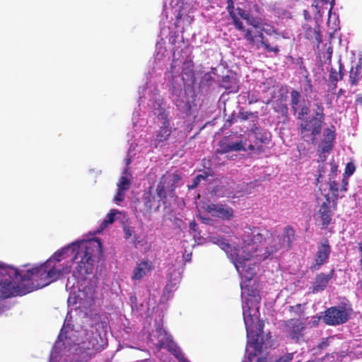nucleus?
Instances as JSON below:
<instances>
[{
  "mask_svg": "<svg viewBox=\"0 0 362 362\" xmlns=\"http://www.w3.org/2000/svg\"><path fill=\"white\" fill-rule=\"evenodd\" d=\"M262 30L267 35H271L272 34V33L274 32V28H262Z\"/></svg>",
  "mask_w": 362,
  "mask_h": 362,
  "instance_id": "obj_40",
  "label": "nucleus"
},
{
  "mask_svg": "<svg viewBox=\"0 0 362 362\" xmlns=\"http://www.w3.org/2000/svg\"><path fill=\"white\" fill-rule=\"evenodd\" d=\"M316 219L320 221L323 226H327L331 221L332 214L329 204L324 202L316 214Z\"/></svg>",
  "mask_w": 362,
  "mask_h": 362,
  "instance_id": "obj_14",
  "label": "nucleus"
},
{
  "mask_svg": "<svg viewBox=\"0 0 362 362\" xmlns=\"http://www.w3.org/2000/svg\"><path fill=\"white\" fill-rule=\"evenodd\" d=\"M132 180V175L126 168L117 182V192L115 196L114 201L117 204L124 199L126 192L129 189Z\"/></svg>",
  "mask_w": 362,
  "mask_h": 362,
  "instance_id": "obj_10",
  "label": "nucleus"
},
{
  "mask_svg": "<svg viewBox=\"0 0 362 362\" xmlns=\"http://www.w3.org/2000/svg\"><path fill=\"white\" fill-rule=\"evenodd\" d=\"M142 362H151V361H142Z\"/></svg>",
  "mask_w": 362,
  "mask_h": 362,
  "instance_id": "obj_48",
  "label": "nucleus"
},
{
  "mask_svg": "<svg viewBox=\"0 0 362 362\" xmlns=\"http://www.w3.org/2000/svg\"><path fill=\"white\" fill-rule=\"evenodd\" d=\"M355 170V167L352 163H348L346 166L345 174L347 176L351 175Z\"/></svg>",
  "mask_w": 362,
  "mask_h": 362,
  "instance_id": "obj_35",
  "label": "nucleus"
},
{
  "mask_svg": "<svg viewBox=\"0 0 362 362\" xmlns=\"http://www.w3.org/2000/svg\"><path fill=\"white\" fill-rule=\"evenodd\" d=\"M227 10L229 13L230 16L233 19V23L235 28L239 30H244V26L243 23L238 19V16L234 9V5L233 0H227Z\"/></svg>",
  "mask_w": 362,
  "mask_h": 362,
  "instance_id": "obj_20",
  "label": "nucleus"
},
{
  "mask_svg": "<svg viewBox=\"0 0 362 362\" xmlns=\"http://www.w3.org/2000/svg\"><path fill=\"white\" fill-rule=\"evenodd\" d=\"M259 38H260V44L268 52L277 53L279 52V48L276 46H272L267 40H266L263 36L262 33H259Z\"/></svg>",
  "mask_w": 362,
  "mask_h": 362,
  "instance_id": "obj_25",
  "label": "nucleus"
},
{
  "mask_svg": "<svg viewBox=\"0 0 362 362\" xmlns=\"http://www.w3.org/2000/svg\"><path fill=\"white\" fill-rule=\"evenodd\" d=\"M190 226L191 228H192L194 229V227L195 226V223H190Z\"/></svg>",
  "mask_w": 362,
  "mask_h": 362,
  "instance_id": "obj_44",
  "label": "nucleus"
},
{
  "mask_svg": "<svg viewBox=\"0 0 362 362\" xmlns=\"http://www.w3.org/2000/svg\"><path fill=\"white\" fill-rule=\"evenodd\" d=\"M176 105H177V106H180V103H179V102H178V100H176Z\"/></svg>",
  "mask_w": 362,
  "mask_h": 362,
  "instance_id": "obj_45",
  "label": "nucleus"
},
{
  "mask_svg": "<svg viewBox=\"0 0 362 362\" xmlns=\"http://www.w3.org/2000/svg\"><path fill=\"white\" fill-rule=\"evenodd\" d=\"M261 349L258 351H255V349H252L250 351H247L248 356L243 362H267L266 358H261L258 356V354L260 352Z\"/></svg>",
  "mask_w": 362,
  "mask_h": 362,
  "instance_id": "obj_22",
  "label": "nucleus"
},
{
  "mask_svg": "<svg viewBox=\"0 0 362 362\" xmlns=\"http://www.w3.org/2000/svg\"><path fill=\"white\" fill-rule=\"evenodd\" d=\"M309 112V107L307 106H304L302 107L300 111L298 112V119H301L302 122L304 120V117L306 116Z\"/></svg>",
  "mask_w": 362,
  "mask_h": 362,
  "instance_id": "obj_34",
  "label": "nucleus"
},
{
  "mask_svg": "<svg viewBox=\"0 0 362 362\" xmlns=\"http://www.w3.org/2000/svg\"><path fill=\"white\" fill-rule=\"evenodd\" d=\"M132 242H133L134 245H135V247H137L138 245L142 244V240L140 239V237L136 235H135L132 238Z\"/></svg>",
  "mask_w": 362,
  "mask_h": 362,
  "instance_id": "obj_38",
  "label": "nucleus"
},
{
  "mask_svg": "<svg viewBox=\"0 0 362 362\" xmlns=\"http://www.w3.org/2000/svg\"><path fill=\"white\" fill-rule=\"evenodd\" d=\"M269 233L259 228H245L242 239L235 246H231L224 238L211 237V242L225 251L240 276L243 298V315L247 331V346L258 351L267 342L262 336L264 324L259 320L260 296L255 276L257 264L271 254L287 248L294 233L291 228H285L279 235L265 238Z\"/></svg>",
  "mask_w": 362,
  "mask_h": 362,
  "instance_id": "obj_1",
  "label": "nucleus"
},
{
  "mask_svg": "<svg viewBox=\"0 0 362 362\" xmlns=\"http://www.w3.org/2000/svg\"><path fill=\"white\" fill-rule=\"evenodd\" d=\"M245 37L247 40L250 41L252 43H257L259 37V34L257 35H254L250 30H246L245 34Z\"/></svg>",
  "mask_w": 362,
  "mask_h": 362,
  "instance_id": "obj_29",
  "label": "nucleus"
},
{
  "mask_svg": "<svg viewBox=\"0 0 362 362\" xmlns=\"http://www.w3.org/2000/svg\"><path fill=\"white\" fill-rule=\"evenodd\" d=\"M141 116L140 112L138 110H135L133 113L132 122L134 127H142L144 126L146 123V120L142 118L139 119V117Z\"/></svg>",
  "mask_w": 362,
  "mask_h": 362,
  "instance_id": "obj_26",
  "label": "nucleus"
},
{
  "mask_svg": "<svg viewBox=\"0 0 362 362\" xmlns=\"http://www.w3.org/2000/svg\"><path fill=\"white\" fill-rule=\"evenodd\" d=\"M176 285V283H175L173 284V286H172L171 284H168L166 288H165V291L168 292V298H170V292H168V291H171L174 288L175 286Z\"/></svg>",
  "mask_w": 362,
  "mask_h": 362,
  "instance_id": "obj_39",
  "label": "nucleus"
},
{
  "mask_svg": "<svg viewBox=\"0 0 362 362\" xmlns=\"http://www.w3.org/2000/svg\"><path fill=\"white\" fill-rule=\"evenodd\" d=\"M356 102L358 104L362 105V94H358L356 95Z\"/></svg>",
  "mask_w": 362,
  "mask_h": 362,
  "instance_id": "obj_41",
  "label": "nucleus"
},
{
  "mask_svg": "<svg viewBox=\"0 0 362 362\" xmlns=\"http://www.w3.org/2000/svg\"><path fill=\"white\" fill-rule=\"evenodd\" d=\"M156 52V59L158 61L161 60L162 57L165 56V53L166 52L160 44H157Z\"/></svg>",
  "mask_w": 362,
  "mask_h": 362,
  "instance_id": "obj_30",
  "label": "nucleus"
},
{
  "mask_svg": "<svg viewBox=\"0 0 362 362\" xmlns=\"http://www.w3.org/2000/svg\"><path fill=\"white\" fill-rule=\"evenodd\" d=\"M293 354H288L285 356L281 357L279 358V360L277 361V362H289L293 358Z\"/></svg>",
  "mask_w": 362,
  "mask_h": 362,
  "instance_id": "obj_36",
  "label": "nucleus"
},
{
  "mask_svg": "<svg viewBox=\"0 0 362 362\" xmlns=\"http://www.w3.org/2000/svg\"><path fill=\"white\" fill-rule=\"evenodd\" d=\"M318 119H321L322 122L323 121V108L322 106H317L316 110V117Z\"/></svg>",
  "mask_w": 362,
  "mask_h": 362,
  "instance_id": "obj_37",
  "label": "nucleus"
},
{
  "mask_svg": "<svg viewBox=\"0 0 362 362\" xmlns=\"http://www.w3.org/2000/svg\"><path fill=\"white\" fill-rule=\"evenodd\" d=\"M324 6H325V8L328 10L329 18H330L331 11L333 8V1L329 4V0H317L315 7L320 15H321L322 13H324L323 8H321V7H323Z\"/></svg>",
  "mask_w": 362,
  "mask_h": 362,
  "instance_id": "obj_23",
  "label": "nucleus"
},
{
  "mask_svg": "<svg viewBox=\"0 0 362 362\" xmlns=\"http://www.w3.org/2000/svg\"><path fill=\"white\" fill-rule=\"evenodd\" d=\"M151 270V263L148 260H142L136 264L134 269L132 279L140 280Z\"/></svg>",
  "mask_w": 362,
  "mask_h": 362,
  "instance_id": "obj_12",
  "label": "nucleus"
},
{
  "mask_svg": "<svg viewBox=\"0 0 362 362\" xmlns=\"http://www.w3.org/2000/svg\"><path fill=\"white\" fill-rule=\"evenodd\" d=\"M335 171H336V168H335V166H332V173H335Z\"/></svg>",
  "mask_w": 362,
  "mask_h": 362,
  "instance_id": "obj_43",
  "label": "nucleus"
},
{
  "mask_svg": "<svg viewBox=\"0 0 362 362\" xmlns=\"http://www.w3.org/2000/svg\"><path fill=\"white\" fill-rule=\"evenodd\" d=\"M184 75L187 77L192 76V62L186 61L181 67L180 62L174 60L170 69L165 74V78L171 86L170 90L173 97H180L182 94V87L185 80Z\"/></svg>",
  "mask_w": 362,
  "mask_h": 362,
  "instance_id": "obj_6",
  "label": "nucleus"
},
{
  "mask_svg": "<svg viewBox=\"0 0 362 362\" xmlns=\"http://www.w3.org/2000/svg\"><path fill=\"white\" fill-rule=\"evenodd\" d=\"M330 249L328 243L324 242L318 248L316 263L318 265L323 264L329 257Z\"/></svg>",
  "mask_w": 362,
  "mask_h": 362,
  "instance_id": "obj_19",
  "label": "nucleus"
},
{
  "mask_svg": "<svg viewBox=\"0 0 362 362\" xmlns=\"http://www.w3.org/2000/svg\"><path fill=\"white\" fill-rule=\"evenodd\" d=\"M238 15L241 17L243 19L245 20L246 22L249 24L253 26L255 28H260L262 24V21L261 18L259 17H253L250 15V13L244 10L242 8L238 7L236 8Z\"/></svg>",
  "mask_w": 362,
  "mask_h": 362,
  "instance_id": "obj_15",
  "label": "nucleus"
},
{
  "mask_svg": "<svg viewBox=\"0 0 362 362\" xmlns=\"http://www.w3.org/2000/svg\"><path fill=\"white\" fill-rule=\"evenodd\" d=\"M62 345L65 346L63 354L66 355L69 362H84L96 351L103 349L107 345L105 334L87 331H60L51 354L49 362H57Z\"/></svg>",
  "mask_w": 362,
  "mask_h": 362,
  "instance_id": "obj_3",
  "label": "nucleus"
},
{
  "mask_svg": "<svg viewBox=\"0 0 362 362\" xmlns=\"http://www.w3.org/2000/svg\"><path fill=\"white\" fill-rule=\"evenodd\" d=\"M69 281H68V284L66 285V287L68 288L69 287Z\"/></svg>",
  "mask_w": 362,
  "mask_h": 362,
  "instance_id": "obj_47",
  "label": "nucleus"
},
{
  "mask_svg": "<svg viewBox=\"0 0 362 362\" xmlns=\"http://www.w3.org/2000/svg\"><path fill=\"white\" fill-rule=\"evenodd\" d=\"M69 274L76 279H83L90 274V239L72 242L55 251L43 263L26 269L18 270L0 262V298L18 295L19 282H28L30 291Z\"/></svg>",
  "mask_w": 362,
  "mask_h": 362,
  "instance_id": "obj_2",
  "label": "nucleus"
},
{
  "mask_svg": "<svg viewBox=\"0 0 362 362\" xmlns=\"http://www.w3.org/2000/svg\"><path fill=\"white\" fill-rule=\"evenodd\" d=\"M123 229L124 232V237L126 239H130L131 238H133L136 235L134 228L129 226H124Z\"/></svg>",
  "mask_w": 362,
  "mask_h": 362,
  "instance_id": "obj_28",
  "label": "nucleus"
},
{
  "mask_svg": "<svg viewBox=\"0 0 362 362\" xmlns=\"http://www.w3.org/2000/svg\"><path fill=\"white\" fill-rule=\"evenodd\" d=\"M206 211L213 216L221 218L228 219L233 216V211L229 207H225L222 205L211 204L206 207Z\"/></svg>",
  "mask_w": 362,
  "mask_h": 362,
  "instance_id": "obj_11",
  "label": "nucleus"
},
{
  "mask_svg": "<svg viewBox=\"0 0 362 362\" xmlns=\"http://www.w3.org/2000/svg\"><path fill=\"white\" fill-rule=\"evenodd\" d=\"M119 212L117 209H112L109 214H107L105 218L103 220V221L101 223L100 228L102 230L105 228L109 224H111L115 221V217L117 214H118Z\"/></svg>",
  "mask_w": 362,
  "mask_h": 362,
  "instance_id": "obj_24",
  "label": "nucleus"
},
{
  "mask_svg": "<svg viewBox=\"0 0 362 362\" xmlns=\"http://www.w3.org/2000/svg\"><path fill=\"white\" fill-rule=\"evenodd\" d=\"M229 149L232 151L245 150L244 144L242 141L233 143L229 146Z\"/></svg>",
  "mask_w": 362,
  "mask_h": 362,
  "instance_id": "obj_31",
  "label": "nucleus"
},
{
  "mask_svg": "<svg viewBox=\"0 0 362 362\" xmlns=\"http://www.w3.org/2000/svg\"><path fill=\"white\" fill-rule=\"evenodd\" d=\"M206 174L203 175V174H200V175H197V177L194 178V182L193 184H192L191 185H189V188L191 189H194L195 188L197 185L202 181V180H204L206 179Z\"/></svg>",
  "mask_w": 362,
  "mask_h": 362,
  "instance_id": "obj_32",
  "label": "nucleus"
},
{
  "mask_svg": "<svg viewBox=\"0 0 362 362\" xmlns=\"http://www.w3.org/2000/svg\"><path fill=\"white\" fill-rule=\"evenodd\" d=\"M180 177L175 173H167L164 175L157 187L156 197L151 196L149 193H146L144 196L146 210L151 211L153 208L158 209L160 207V202L163 201L167 196H173L175 188L178 185Z\"/></svg>",
  "mask_w": 362,
  "mask_h": 362,
  "instance_id": "obj_5",
  "label": "nucleus"
},
{
  "mask_svg": "<svg viewBox=\"0 0 362 362\" xmlns=\"http://www.w3.org/2000/svg\"><path fill=\"white\" fill-rule=\"evenodd\" d=\"M300 100V94L296 90H293L291 92V101L293 105V108L295 111H296V106L298 105Z\"/></svg>",
  "mask_w": 362,
  "mask_h": 362,
  "instance_id": "obj_27",
  "label": "nucleus"
},
{
  "mask_svg": "<svg viewBox=\"0 0 362 362\" xmlns=\"http://www.w3.org/2000/svg\"><path fill=\"white\" fill-rule=\"evenodd\" d=\"M142 95L139 96V105L146 103L157 117V124L159 129L156 133L155 139L153 141L154 147H158L160 144L166 141L172 133L173 124L168 119L165 112V105L159 95L158 89L153 83L151 81L146 83L144 88Z\"/></svg>",
  "mask_w": 362,
  "mask_h": 362,
  "instance_id": "obj_4",
  "label": "nucleus"
},
{
  "mask_svg": "<svg viewBox=\"0 0 362 362\" xmlns=\"http://www.w3.org/2000/svg\"><path fill=\"white\" fill-rule=\"evenodd\" d=\"M341 78V76L339 73H338L337 71L331 70L329 74V79L334 82L336 83Z\"/></svg>",
  "mask_w": 362,
  "mask_h": 362,
  "instance_id": "obj_33",
  "label": "nucleus"
},
{
  "mask_svg": "<svg viewBox=\"0 0 362 362\" xmlns=\"http://www.w3.org/2000/svg\"><path fill=\"white\" fill-rule=\"evenodd\" d=\"M348 179L343 178L341 183H337L335 181L329 182V189L332 195L335 197H343L347 190Z\"/></svg>",
  "mask_w": 362,
  "mask_h": 362,
  "instance_id": "obj_16",
  "label": "nucleus"
},
{
  "mask_svg": "<svg viewBox=\"0 0 362 362\" xmlns=\"http://www.w3.org/2000/svg\"><path fill=\"white\" fill-rule=\"evenodd\" d=\"M74 287V284L71 286L73 290L67 300L69 308L71 310L81 311L89 309L94 303V288L92 286H86L83 289L76 291Z\"/></svg>",
  "mask_w": 362,
  "mask_h": 362,
  "instance_id": "obj_7",
  "label": "nucleus"
},
{
  "mask_svg": "<svg viewBox=\"0 0 362 362\" xmlns=\"http://www.w3.org/2000/svg\"><path fill=\"white\" fill-rule=\"evenodd\" d=\"M131 163V159L129 158L126 159V164L127 165H129Z\"/></svg>",
  "mask_w": 362,
  "mask_h": 362,
  "instance_id": "obj_42",
  "label": "nucleus"
},
{
  "mask_svg": "<svg viewBox=\"0 0 362 362\" xmlns=\"http://www.w3.org/2000/svg\"><path fill=\"white\" fill-rule=\"evenodd\" d=\"M334 137L335 134L333 130L329 128L325 130L324 139L320 146L322 152H328L332 148Z\"/></svg>",
  "mask_w": 362,
  "mask_h": 362,
  "instance_id": "obj_18",
  "label": "nucleus"
},
{
  "mask_svg": "<svg viewBox=\"0 0 362 362\" xmlns=\"http://www.w3.org/2000/svg\"><path fill=\"white\" fill-rule=\"evenodd\" d=\"M349 317V312L344 306L332 307L325 312L323 321L329 325H337L344 323Z\"/></svg>",
  "mask_w": 362,
  "mask_h": 362,
  "instance_id": "obj_8",
  "label": "nucleus"
},
{
  "mask_svg": "<svg viewBox=\"0 0 362 362\" xmlns=\"http://www.w3.org/2000/svg\"><path fill=\"white\" fill-rule=\"evenodd\" d=\"M170 5L177 12V18L181 21L182 18H186V21L190 23L192 21V17L186 14V8L183 0H170Z\"/></svg>",
  "mask_w": 362,
  "mask_h": 362,
  "instance_id": "obj_13",
  "label": "nucleus"
},
{
  "mask_svg": "<svg viewBox=\"0 0 362 362\" xmlns=\"http://www.w3.org/2000/svg\"><path fill=\"white\" fill-rule=\"evenodd\" d=\"M322 119L314 117L310 120H305L300 124V134L303 138H308L313 142L315 141V136L318 135L322 128Z\"/></svg>",
  "mask_w": 362,
  "mask_h": 362,
  "instance_id": "obj_9",
  "label": "nucleus"
},
{
  "mask_svg": "<svg viewBox=\"0 0 362 362\" xmlns=\"http://www.w3.org/2000/svg\"><path fill=\"white\" fill-rule=\"evenodd\" d=\"M235 1L238 2L237 4H242V3H241V2H240L238 0H235Z\"/></svg>",
  "mask_w": 362,
  "mask_h": 362,
  "instance_id": "obj_46",
  "label": "nucleus"
},
{
  "mask_svg": "<svg viewBox=\"0 0 362 362\" xmlns=\"http://www.w3.org/2000/svg\"><path fill=\"white\" fill-rule=\"evenodd\" d=\"M362 76V66L359 63L352 66L350 70L349 78L352 85H356Z\"/></svg>",
  "mask_w": 362,
  "mask_h": 362,
  "instance_id": "obj_21",
  "label": "nucleus"
},
{
  "mask_svg": "<svg viewBox=\"0 0 362 362\" xmlns=\"http://www.w3.org/2000/svg\"><path fill=\"white\" fill-rule=\"evenodd\" d=\"M333 271H331L329 274H320L317 276L315 282L313 287L314 292H318L322 291L327 286L329 280L332 279Z\"/></svg>",
  "mask_w": 362,
  "mask_h": 362,
  "instance_id": "obj_17",
  "label": "nucleus"
}]
</instances>
